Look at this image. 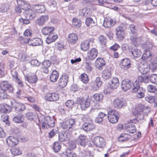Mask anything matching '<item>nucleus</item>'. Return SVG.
I'll return each mask as SVG.
<instances>
[{"label":"nucleus","mask_w":157,"mask_h":157,"mask_svg":"<svg viewBox=\"0 0 157 157\" xmlns=\"http://www.w3.org/2000/svg\"><path fill=\"white\" fill-rule=\"evenodd\" d=\"M58 38V36L52 33L49 34L48 36L46 38V42L48 44H50L52 42H53Z\"/></svg>","instance_id":"cd10ccee"},{"label":"nucleus","mask_w":157,"mask_h":157,"mask_svg":"<svg viewBox=\"0 0 157 157\" xmlns=\"http://www.w3.org/2000/svg\"><path fill=\"white\" fill-rule=\"evenodd\" d=\"M129 28L131 33L133 34H135L136 33L137 29L136 28V26L134 24H131L129 25Z\"/></svg>","instance_id":"6e6d98bb"},{"label":"nucleus","mask_w":157,"mask_h":157,"mask_svg":"<svg viewBox=\"0 0 157 157\" xmlns=\"http://www.w3.org/2000/svg\"><path fill=\"white\" fill-rule=\"evenodd\" d=\"M111 68L109 67H107L103 70L101 74L102 78L103 79L106 80L110 78L111 77Z\"/></svg>","instance_id":"dca6fc26"},{"label":"nucleus","mask_w":157,"mask_h":157,"mask_svg":"<svg viewBox=\"0 0 157 157\" xmlns=\"http://www.w3.org/2000/svg\"><path fill=\"white\" fill-rule=\"evenodd\" d=\"M113 104L115 108L118 109L121 108L122 107L126 106L125 103L119 99H115L113 101Z\"/></svg>","instance_id":"a878e982"},{"label":"nucleus","mask_w":157,"mask_h":157,"mask_svg":"<svg viewBox=\"0 0 157 157\" xmlns=\"http://www.w3.org/2000/svg\"><path fill=\"white\" fill-rule=\"evenodd\" d=\"M5 65L2 63H0V75L1 77L5 75Z\"/></svg>","instance_id":"4d7b16f0"},{"label":"nucleus","mask_w":157,"mask_h":157,"mask_svg":"<svg viewBox=\"0 0 157 157\" xmlns=\"http://www.w3.org/2000/svg\"><path fill=\"white\" fill-rule=\"evenodd\" d=\"M38 120L42 124L41 128L43 129H48L55 126V120L53 117L49 116L45 117L41 115L39 117Z\"/></svg>","instance_id":"f257e3e1"},{"label":"nucleus","mask_w":157,"mask_h":157,"mask_svg":"<svg viewBox=\"0 0 157 157\" xmlns=\"http://www.w3.org/2000/svg\"><path fill=\"white\" fill-rule=\"evenodd\" d=\"M132 55L136 58L139 57L141 53L140 51L137 48H132L131 51Z\"/></svg>","instance_id":"4c0bfd02"},{"label":"nucleus","mask_w":157,"mask_h":157,"mask_svg":"<svg viewBox=\"0 0 157 157\" xmlns=\"http://www.w3.org/2000/svg\"><path fill=\"white\" fill-rule=\"evenodd\" d=\"M11 104L13 108L17 112L22 113L26 109L25 105L22 103L17 102L15 100H13L11 102Z\"/></svg>","instance_id":"423d86ee"},{"label":"nucleus","mask_w":157,"mask_h":157,"mask_svg":"<svg viewBox=\"0 0 157 157\" xmlns=\"http://www.w3.org/2000/svg\"><path fill=\"white\" fill-rule=\"evenodd\" d=\"M32 9H34L35 10H45V6L44 5H34L32 6Z\"/></svg>","instance_id":"13d9d810"},{"label":"nucleus","mask_w":157,"mask_h":157,"mask_svg":"<svg viewBox=\"0 0 157 157\" xmlns=\"http://www.w3.org/2000/svg\"><path fill=\"white\" fill-rule=\"evenodd\" d=\"M151 53L149 50H146L145 51L141 56V59L143 60L148 59L151 56Z\"/></svg>","instance_id":"58836bf2"},{"label":"nucleus","mask_w":157,"mask_h":157,"mask_svg":"<svg viewBox=\"0 0 157 157\" xmlns=\"http://www.w3.org/2000/svg\"><path fill=\"white\" fill-rule=\"evenodd\" d=\"M145 100L150 103H154V99L153 96L148 95L145 97Z\"/></svg>","instance_id":"bf43d9fd"},{"label":"nucleus","mask_w":157,"mask_h":157,"mask_svg":"<svg viewBox=\"0 0 157 157\" xmlns=\"http://www.w3.org/2000/svg\"><path fill=\"white\" fill-rule=\"evenodd\" d=\"M12 109V107L6 104L0 105V112L1 113H9L11 111Z\"/></svg>","instance_id":"393cba45"},{"label":"nucleus","mask_w":157,"mask_h":157,"mask_svg":"<svg viewBox=\"0 0 157 157\" xmlns=\"http://www.w3.org/2000/svg\"><path fill=\"white\" fill-rule=\"evenodd\" d=\"M25 118L23 115L21 113H19L15 117L13 118L14 122L17 123H22L23 122Z\"/></svg>","instance_id":"c756f323"},{"label":"nucleus","mask_w":157,"mask_h":157,"mask_svg":"<svg viewBox=\"0 0 157 157\" xmlns=\"http://www.w3.org/2000/svg\"><path fill=\"white\" fill-rule=\"evenodd\" d=\"M135 83L133 84L134 87L132 89V92L133 93L136 92V96L138 98H144L145 96L144 93L145 90L143 88L140 87L136 82Z\"/></svg>","instance_id":"7ed1b4c3"},{"label":"nucleus","mask_w":157,"mask_h":157,"mask_svg":"<svg viewBox=\"0 0 157 157\" xmlns=\"http://www.w3.org/2000/svg\"><path fill=\"white\" fill-rule=\"evenodd\" d=\"M48 19V16L43 15L37 19L36 21V23L39 26H43L44 25L45 23L47 21Z\"/></svg>","instance_id":"b1692460"},{"label":"nucleus","mask_w":157,"mask_h":157,"mask_svg":"<svg viewBox=\"0 0 157 157\" xmlns=\"http://www.w3.org/2000/svg\"><path fill=\"white\" fill-rule=\"evenodd\" d=\"M68 76L66 74L61 76L58 82L59 85L60 87L63 88L66 86L68 82Z\"/></svg>","instance_id":"f8f14e48"},{"label":"nucleus","mask_w":157,"mask_h":157,"mask_svg":"<svg viewBox=\"0 0 157 157\" xmlns=\"http://www.w3.org/2000/svg\"><path fill=\"white\" fill-rule=\"evenodd\" d=\"M45 99L49 101H56L59 99V95L56 93H47L44 96Z\"/></svg>","instance_id":"9d476101"},{"label":"nucleus","mask_w":157,"mask_h":157,"mask_svg":"<svg viewBox=\"0 0 157 157\" xmlns=\"http://www.w3.org/2000/svg\"><path fill=\"white\" fill-rule=\"evenodd\" d=\"M132 82L128 79H126L123 80L121 84V87L122 90L126 92L129 90L132 86Z\"/></svg>","instance_id":"9b49d317"},{"label":"nucleus","mask_w":157,"mask_h":157,"mask_svg":"<svg viewBox=\"0 0 157 157\" xmlns=\"http://www.w3.org/2000/svg\"><path fill=\"white\" fill-rule=\"evenodd\" d=\"M78 40V36L75 33L69 35L68 37V42L71 44H75Z\"/></svg>","instance_id":"7c9ffc66"},{"label":"nucleus","mask_w":157,"mask_h":157,"mask_svg":"<svg viewBox=\"0 0 157 157\" xmlns=\"http://www.w3.org/2000/svg\"><path fill=\"white\" fill-rule=\"evenodd\" d=\"M126 130L128 132L132 134L135 132L136 130V127L133 124H130L127 126Z\"/></svg>","instance_id":"473e14b6"},{"label":"nucleus","mask_w":157,"mask_h":157,"mask_svg":"<svg viewBox=\"0 0 157 157\" xmlns=\"http://www.w3.org/2000/svg\"><path fill=\"white\" fill-rule=\"evenodd\" d=\"M74 104V101L71 100H67L65 103L66 106L70 108H72Z\"/></svg>","instance_id":"0e129e2a"},{"label":"nucleus","mask_w":157,"mask_h":157,"mask_svg":"<svg viewBox=\"0 0 157 157\" xmlns=\"http://www.w3.org/2000/svg\"><path fill=\"white\" fill-rule=\"evenodd\" d=\"M117 37L120 40H122L124 37V32L116 33Z\"/></svg>","instance_id":"338daca9"},{"label":"nucleus","mask_w":157,"mask_h":157,"mask_svg":"<svg viewBox=\"0 0 157 157\" xmlns=\"http://www.w3.org/2000/svg\"><path fill=\"white\" fill-rule=\"evenodd\" d=\"M27 81L30 83H36L37 81V78L35 75H32L26 77Z\"/></svg>","instance_id":"e433bc0d"},{"label":"nucleus","mask_w":157,"mask_h":157,"mask_svg":"<svg viewBox=\"0 0 157 157\" xmlns=\"http://www.w3.org/2000/svg\"><path fill=\"white\" fill-rule=\"evenodd\" d=\"M58 128H55L51 130L49 133V137L50 138H52L56 134L58 133Z\"/></svg>","instance_id":"864d4df0"},{"label":"nucleus","mask_w":157,"mask_h":157,"mask_svg":"<svg viewBox=\"0 0 157 157\" xmlns=\"http://www.w3.org/2000/svg\"><path fill=\"white\" fill-rule=\"evenodd\" d=\"M59 74L56 70H53L51 73L50 79L52 82H55L57 81L59 77Z\"/></svg>","instance_id":"2f4dec72"},{"label":"nucleus","mask_w":157,"mask_h":157,"mask_svg":"<svg viewBox=\"0 0 157 157\" xmlns=\"http://www.w3.org/2000/svg\"><path fill=\"white\" fill-rule=\"evenodd\" d=\"M61 148V143L58 142H56L54 143L53 149L55 152H59Z\"/></svg>","instance_id":"a19ab883"},{"label":"nucleus","mask_w":157,"mask_h":157,"mask_svg":"<svg viewBox=\"0 0 157 157\" xmlns=\"http://www.w3.org/2000/svg\"><path fill=\"white\" fill-rule=\"evenodd\" d=\"M109 122L113 124L117 123L119 119V114L117 111L115 110L109 111L107 116Z\"/></svg>","instance_id":"39448f33"},{"label":"nucleus","mask_w":157,"mask_h":157,"mask_svg":"<svg viewBox=\"0 0 157 157\" xmlns=\"http://www.w3.org/2000/svg\"><path fill=\"white\" fill-rule=\"evenodd\" d=\"M27 42L29 44L32 46H36L41 44L42 43V40L39 38H34L32 39H28Z\"/></svg>","instance_id":"a211bd4d"},{"label":"nucleus","mask_w":157,"mask_h":157,"mask_svg":"<svg viewBox=\"0 0 157 157\" xmlns=\"http://www.w3.org/2000/svg\"><path fill=\"white\" fill-rule=\"evenodd\" d=\"M55 30V28L51 26H47L43 27L41 29V32L44 35H48L52 33Z\"/></svg>","instance_id":"bb28decb"},{"label":"nucleus","mask_w":157,"mask_h":157,"mask_svg":"<svg viewBox=\"0 0 157 157\" xmlns=\"http://www.w3.org/2000/svg\"><path fill=\"white\" fill-rule=\"evenodd\" d=\"M94 98L97 101H100L103 99V96L102 94H95L94 95Z\"/></svg>","instance_id":"052dcab7"},{"label":"nucleus","mask_w":157,"mask_h":157,"mask_svg":"<svg viewBox=\"0 0 157 157\" xmlns=\"http://www.w3.org/2000/svg\"><path fill=\"white\" fill-rule=\"evenodd\" d=\"M95 128L94 124L91 121L90 122H84L82 126V128L86 132L92 131Z\"/></svg>","instance_id":"2eb2a0df"},{"label":"nucleus","mask_w":157,"mask_h":157,"mask_svg":"<svg viewBox=\"0 0 157 157\" xmlns=\"http://www.w3.org/2000/svg\"><path fill=\"white\" fill-rule=\"evenodd\" d=\"M67 135L65 132H62L59 134V140L60 142H63L66 140Z\"/></svg>","instance_id":"a18cd8bd"},{"label":"nucleus","mask_w":157,"mask_h":157,"mask_svg":"<svg viewBox=\"0 0 157 157\" xmlns=\"http://www.w3.org/2000/svg\"><path fill=\"white\" fill-rule=\"evenodd\" d=\"M86 24L87 26L91 27L96 25V23L90 17L87 18L86 20Z\"/></svg>","instance_id":"c9c22d12"},{"label":"nucleus","mask_w":157,"mask_h":157,"mask_svg":"<svg viewBox=\"0 0 157 157\" xmlns=\"http://www.w3.org/2000/svg\"><path fill=\"white\" fill-rule=\"evenodd\" d=\"M11 151L12 154L14 156L20 155L22 153V151L20 150L18 148H13Z\"/></svg>","instance_id":"de8ad7c7"},{"label":"nucleus","mask_w":157,"mask_h":157,"mask_svg":"<svg viewBox=\"0 0 157 157\" xmlns=\"http://www.w3.org/2000/svg\"><path fill=\"white\" fill-rule=\"evenodd\" d=\"M95 64L97 68L100 70H101L103 69V67L105 65V63L103 59L98 58L96 60Z\"/></svg>","instance_id":"4be33fe9"},{"label":"nucleus","mask_w":157,"mask_h":157,"mask_svg":"<svg viewBox=\"0 0 157 157\" xmlns=\"http://www.w3.org/2000/svg\"><path fill=\"white\" fill-rule=\"evenodd\" d=\"M147 90L149 92L153 93L157 91V88L155 86L152 85H149L147 87Z\"/></svg>","instance_id":"5fc2aeb1"},{"label":"nucleus","mask_w":157,"mask_h":157,"mask_svg":"<svg viewBox=\"0 0 157 157\" xmlns=\"http://www.w3.org/2000/svg\"><path fill=\"white\" fill-rule=\"evenodd\" d=\"M90 100L88 98H78L77 99L76 103L80 105L82 110H86L90 105Z\"/></svg>","instance_id":"20e7f679"},{"label":"nucleus","mask_w":157,"mask_h":157,"mask_svg":"<svg viewBox=\"0 0 157 157\" xmlns=\"http://www.w3.org/2000/svg\"><path fill=\"white\" fill-rule=\"evenodd\" d=\"M128 135V134L126 133L121 135L118 138V141L121 142L127 141L129 140V138L127 137Z\"/></svg>","instance_id":"37998d69"},{"label":"nucleus","mask_w":157,"mask_h":157,"mask_svg":"<svg viewBox=\"0 0 157 157\" xmlns=\"http://www.w3.org/2000/svg\"><path fill=\"white\" fill-rule=\"evenodd\" d=\"M138 69L141 74L144 75L146 74L149 72L150 67V66L148 65L147 63H145L144 64H140L138 66Z\"/></svg>","instance_id":"4468645a"},{"label":"nucleus","mask_w":157,"mask_h":157,"mask_svg":"<svg viewBox=\"0 0 157 157\" xmlns=\"http://www.w3.org/2000/svg\"><path fill=\"white\" fill-rule=\"evenodd\" d=\"M82 23L79 19L74 18L72 20V25L77 28H79L81 26Z\"/></svg>","instance_id":"ea45409f"},{"label":"nucleus","mask_w":157,"mask_h":157,"mask_svg":"<svg viewBox=\"0 0 157 157\" xmlns=\"http://www.w3.org/2000/svg\"><path fill=\"white\" fill-rule=\"evenodd\" d=\"M98 40L100 43L103 45H105L107 42L106 37L102 35L100 36L98 38Z\"/></svg>","instance_id":"79ce46f5"},{"label":"nucleus","mask_w":157,"mask_h":157,"mask_svg":"<svg viewBox=\"0 0 157 157\" xmlns=\"http://www.w3.org/2000/svg\"><path fill=\"white\" fill-rule=\"evenodd\" d=\"M78 144L82 146H85L86 144V136L82 135H80L76 140Z\"/></svg>","instance_id":"5701e85b"},{"label":"nucleus","mask_w":157,"mask_h":157,"mask_svg":"<svg viewBox=\"0 0 157 157\" xmlns=\"http://www.w3.org/2000/svg\"><path fill=\"white\" fill-rule=\"evenodd\" d=\"M93 142L94 144L99 147H103L105 145V140L103 138L100 136L95 137L94 139Z\"/></svg>","instance_id":"6e6552de"},{"label":"nucleus","mask_w":157,"mask_h":157,"mask_svg":"<svg viewBox=\"0 0 157 157\" xmlns=\"http://www.w3.org/2000/svg\"><path fill=\"white\" fill-rule=\"evenodd\" d=\"M85 69L87 72H90L92 71V68L90 63H86Z\"/></svg>","instance_id":"e2e57ef3"},{"label":"nucleus","mask_w":157,"mask_h":157,"mask_svg":"<svg viewBox=\"0 0 157 157\" xmlns=\"http://www.w3.org/2000/svg\"><path fill=\"white\" fill-rule=\"evenodd\" d=\"M149 79L151 83L157 84V75L155 74L151 75L150 76Z\"/></svg>","instance_id":"8fccbe9b"},{"label":"nucleus","mask_w":157,"mask_h":157,"mask_svg":"<svg viewBox=\"0 0 157 157\" xmlns=\"http://www.w3.org/2000/svg\"><path fill=\"white\" fill-rule=\"evenodd\" d=\"M8 97V95L6 91L0 89V100L7 98Z\"/></svg>","instance_id":"49530a36"},{"label":"nucleus","mask_w":157,"mask_h":157,"mask_svg":"<svg viewBox=\"0 0 157 157\" xmlns=\"http://www.w3.org/2000/svg\"><path fill=\"white\" fill-rule=\"evenodd\" d=\"M75 120L73 118H70L61 123L62 128L66 130L71 132L76 129Z\"/></svg>","instance_id":"f03ea898"},{"label":"nucleus","mask_w":157,"mask_h":157,"mask_svg":"<svg viewBox=\"0 0 157 157\" xmlns=\"http://www.w3.org/2000/svg\"><path fill=\"white\" fill-rule=\"evenodd\" d=\"M30 64L33 66L38 67L40 65V63L36 59H33L31 60Z\"/></svg>","instance_id":"69168bd1"},{"label":"nucleus","mask_w":157,"mask_h":157,"mask_svg":"<svg viewBox=\"0 0 157 157\" xmlns=\"http://www.w3.org/2000/svg\"><path fill=\"white\" fill-rule=\"evenodd\" d=\"M8 145L10 147H13L18 143V140L16 138L13 136H10L6 140Z\"/></svg>","instance_id":"f3484780"},{"label":"nucleus","mask_w":157,"mask_h":157,"mask_svg":"<svg viewBox=\"0 0 157 157\" xmlns=\"http://www.w3.org/2000/svg\"><path fill=\"white\" fill-rule=\"evenodd\" d=\"M121 68L125 70H127L131 67V64L130 59L125 58L121 60L120 63Z\"/></svg>","instance_id":"ddd939ff"},{"label":"nucleus","mask_w":157,"mask_h":157,"mask_svg":"<svg viewBox=\"0 0 157 157\" xmlns=\"http://www.w3.org/2000/svg\"><path fill=\"white\" fill-rule=\"evenodd\" d=\"M17 6L16 7L17 10H32L29 4L26 3L25 1L23 0H17Z\"/></svg>","instance_id":"0eeeda50"},{"label":"nucleus","mask_w":157,"mask_h":157,"mask_svg":"<svg viewBox=\"0 0 157 157\" xmlns=\"http://www.w3.org/2000/svg\"><path fill=\"white\" fill-rule=\"evenodd\" d=\"M1 89L6 91L8 90L10 92H12L13 89L12 86L6 81H3L0 84Z\"/></svg>","instance_id":"1a4fd4ad"},{"label":"nucleus","mask_w":157,"mask_h":157,"mask_svg":"<svg viewBox=\"0 0 157 157\" xmlns=\"http://www.w3.org/2000/svg\"><path fill=\"white\" fill-rule=\"evenodd\" d=\"M81 80L84 83H87L89 81L88 75L85 73L82 74L80 76Z\"/></svg>","instance_id":"09e8293b"},{"label":"nucleus","mask_w":157,"mask_h":157,"mask_svg":"<svg viewBox=\"0 0 157 157\" xmlns=\"http://www.w3.org/2000/svg\"><path fill=\"white\" fill-rule=\"evenodd\" d=\"M51 63L48 60H45L41 64V67L43 70V72L46 74L49 72L48 68L51 65Z\"/></svg>","instance_id":"6ab92c4d"},{"label":"nucleus","mask_w":157,"mask_h":157,"mask_svg":"<svg viewBox=\"0 0 157 157\" xmlns=\"http://www.w3.org/2000/svg\"><path fill=\"white\" fill-rule=\"evenodd\" d=\"M26 117L30 120H33L36 117V115L33 112H29L26 114Z\"/></svg>","instance_id":"3c124183"},{"label":"nucleus","mask_w":157,"mask_h":157,"mask_svg":"<svg viewBox=\"0 0 157 157\" xmlns=\"http://www.w3.org/2000/svg\"><path fill=\"white\" fill-rule=\"evenodd\" d=\"M109 87L111 89H115L119 86L118 79L116 77L113 78L112 80L111 83H109Z\"/></svg>","instance_id":"c85d7f7f"},{"label":"nucleus","mask_w":157,"mask_h":157,"mask_svg":"<svg viewBox=\"0 0 157 157\" xmlns=\"http://www.w3.org/2000/svg\"><path fill=\"white\" fill-rule=\"evenodd\" d=\"M98 53V50L96 48H92L88 53L87 58L89 60H93L97 56Z\"/></svg>","instance_id":"aec40b11"},{"label":"nucleus","mask_w":157,"mask_h":157,"mask_svg":"<svg viewBox=\"0 0 157 157\" xmlns=\"http://www.w3.org/2000/svg\"><path fill=\"white\" fill-rule=\"evenodd\" d=\"M116 23V22L113 19L110 18H105L103 26L106 28H110L113 26Z\"/></svg>","instance_id":"412c9836"},{"label":"nucleus","mask_w":157,"mask_h":157,"mask_svg":"<svg viewBox=\"0 0 157 157\" xmlns=\"http://www.w3.org/2000/svg\"><path fill=\"white\" fill-rule=\"evenodd\" d=\"M90 41L88 40L84 41L80 44L81 50L85 51L88 50L89 48Z\"/></svg>","instance_id":"72a5a7b5"},{"label":"nucleus","mask_w":157,"mask_h":157,"mask_svg":"<svg viewBox=\"0 0 157 157\" xmlns=\"http://www.w3.org/2000/svg\"><path fill=\"white\" fill-rule=\"evenodd\" d=\"M66 155L67 157H77V155L73 151L68 149L66 152Z\"/></svg>","instance_id":"603ef678"},{"label":"nucleus","mask_w":157,"mask_h":157,"mask_svg":"<svg viewBox=\"0 0 157 157\" xmlns=\"http://www.w3.org/2000/svg\"><path fill=\"white\" fill-rule=\"evenodd\" d=\"M106 116V114L102 112L99 113L98 117L95 119V122L98 123H101L103 121V118Z\"/></svg>","instance_id":"f704fd0d"},{"label":"nucleus","mask_w":157,"mask_h":157,"mask_svg":"<svg viewBox=\"0 0 157 157\" xmlns=\"http://www.w3.org/2000/svg\"><path fill=\"white\" fill-rule=\"evenodd\" d=\"M150 67L152 72L155 71L157 70V63H152L150 67Z\"/></svg>","instance_id":"774afa93"},{"label":"nucleus","mask_w":157,"mask_h":157,"mask_svg":"<svg viewBox=\"0 0 157 157\" xmlns=\"http://www.w3.org/2000/svg\"><path fill=\"white\" fill-rule=\"evenodd\" d=\"M130 40L132 43L133 44L136 46V44H138L140 41V39L139 38H137L135 36H131L130 37Z\"/></svg>","instance_id":"c03bdc74"},{"label":"nucleus","mask_w":157,"mask_h":157,"mask_svg":"<svg viewBox=\"0 0 157 157\" xmlns=\"http://www.w3.org/2000/svg\"><path fill=\"white\" fill-rule=\"evenodd\" d=\"M11 73L13 78L15 80L18 79V73L15 69H13L11 71Z\"/></svg>","instance_id":"680f3d73"}]
</instances>
